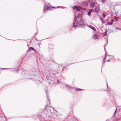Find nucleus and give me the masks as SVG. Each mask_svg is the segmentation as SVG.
<instances>
[{"instance_id": "obj_19", "label": "nucleus", "mask_w": 121, "mask_h": 121, "mask_svg": "<svg viewBox=\"0 0 121 121\" xmlns=\"http://www.w3.org/2000/svg\"><path fill=\"white\" fill-rule=\"evenodd\" d=\"M73 89H75L76 91H80L82 90V89L79 88H77L75 87H73Z\"/></svg>"}, {"instance_id": "obj_16", "label": "nucleus", "mask_w": 121, "mask_h": 121, "mask_svg": "<svg viewBox=\"0 0 121 121\" xmlns=\"http://www.w3.org/2000/svg\"><path fill=\"white\" fill-rule=\"evenodd\" d=\"M99 9L98 7H96L95 9V12L97 13H99Z\"/></svg>"}, {"instance_id": "obj_50", "label": "nucleus", "mask_w": 121, "mask_h": 121, "mask_svg": "<svg viewBox=\"0 0 121 121\" xmlns=\"http://www.w3.org/2000/svg\"><path fill=\"white\" fill-rule=\"evenodd\" d=\"M100 19L101 20V21H102V20H103V19L101 18L100 17Z\"/></svg>"}, {"instance_id": "obj_58", "label": "nucleus", "mask_w": 121, "mask_h": 121, "mask_svg": "<svg viewBox=\"0 0 121 121\" xmlns=\"http://www.w3.org/2000/svg\"><path fill=\"white\" fill-rule=\"evenodd\" d=\"M36 39V40H37V39Z\"/></svg>"}, {"instance_id": "obj_11", "label": "nucleus", "mask_w": 121, "mask_h": 121, "mask_svg": "<svg viewBox=\"0 0 121 121\" xmlns=\"http://www.w3.org/2000/svg\"><path fill=\"white\" fill-rule=\"evenodd\" d=\"M105 56L104 57V58H103V61H102V66H103V65L104 64V63L105 62V61H104V60H106V57L107 56H108V57H109V56H109V55H107V54H106V53H105Z\"/></svg>"}, {"instance_id": "obj_18", "label": "nucleus", "mask_w": 121, "mask_h": 121, "mask_svg": "<svg viewBox=\"0 0 121 121\" xmlns=\"http://www.w3.org/2000/svg\"><path fill=\"white\" fill-rule=\"evenodd\" d=\"M93 37L95 39H98V37L96 34L93 35Z\"/></svg>"}, {"instance_id": "obj_53", "label": "nucleus", "mask_w": 121, "mask_h": 121, "mask_svg": "<svg viewBox=\"0 0 121 121\" xmlns=\"http://www.w3.org/2000/svg\"><path fill=\"white\" fill-rule=\"evenodd\" d=\"M116 16H118V14H116Z\"/></svg>"}, {"instance_id": "obj_46", "label": "nucleus", "mask_w": 121, "mask_h": 121, "mask_svg": "<svg viewBox=\"0 0 121 121\" xmlns=\"http://www.w3.org/2000/svg\"><path fill=\"white\" fill-rule=\"evenodd\" d=\"M116 112H114V114L113 116H115V114H116Z\"/></svg>"}, {"instance_id": "obj_27", "label": "nucleus", "mask_w": 121, "mask_h": 121, "mask_svg": "<svg viewBox=\"0 0 121 121\" xmlns=\"http://www.w3.org/2000/svg\"><path fill=\"white\" fill-rule=\"evenodd\" d=\"M113 23H111L109 22H108L107 23V25H112Z\"/></svg>"}, {"instance_id": "obj_6", "label": "nucleus", "mask_w": 121, "mask_h": 121, "mask_svg": "<svg viewBox=\"0 0 121 121\" xmlns=\"http://www.w3.org/2000/svg\"><path fill=\"white\" fill-rule=\"evenodd\" d=\"M50 75H51V77H52V76L54 75L56 73V71L51 69H50L48 70Z\"/></svg>"}, {"instance_id": "obj_17", "label": "nucleus", "mask_w": 121, "mask_h": 121, "mask_svg": "<svg viewBox=\"0 0 121 121\" xmlns=\"http://www.w3.org/2000/svg\"><path fill=\"white\" fill-rule=\"evenodd\" d=\"M48 91H47V90H46V95L47 96V99H48V101H49V102H50V99H49V97L48 96Z\"/></svg>"}, {"instance_id": "obj_4", "label": "nucleus", "mask_w": 121, "mask_h": 121, "mask_svg": "<svg viewBox=\"0 0 121 121\" xmlns=\"http://www.w3.org/2000/svg\"><path fill=\"white\" fill-rule=\"evenodd\" d=\"M32 74L33 75V77H36L37 78H39V76H38L39 74V72L38 70L36 69H34L32 70Z\"/></svg>"}, {"instance_id": "obj_20", "label": "nucleus", "mask_w": 121, "mask_h": 121, "mask_svg": "<svg viewBox=\"0 0 121 121\" xmlns=\"http://www.w3.org/2000/svg\"><path fill=\"white\" fill-rule=\"evenodd\" d=\"M53 117L55 118V119H57L59 118V117L57 116V115L56 114H54L53 115Z\"/></svg>"}, {"instance_id": "obj_22", "label": "nucleus", "mask_w": 121, "mask_h": 121, "mask_svg": "<svg viewBox=\"0 0 121 121\" xmlns=\"http://www.w3.org/2000/svg\"><path fill=\"white\" fill-rule=\"evenodd\" d=\"M92 10L91 9L89 11H88V13L87 14V15L89 16H90V15L91 12H92Z\"/></svg>"}, {"instance_id": "obj_24", "label": "nucleus", "mask_w": 121, "mask_h": 121, "mask_svg": "<svg viewBox=\"0 0 121 121\" xmlns=\"http://www.w3.org/2000/svg\"><path fill=\"white\" fill-rule=\"evenodd\" d=\"M80 10L81 9L84 11H85L86 10L85 8H83L81 6H80Z\"/></svg>"}, {"instance_id": "obj_45", "label": "nucleus", "mask_w": 121, "mask_h": 121, "mask_svg": "<svg viewBox=\"0 0 121 121\" xmlns=\"http://www.w3.org/2000/svg\"><path fill=\"white\" fill-rule=\"evenodd\" d=\"M117 13H118V12H116L115 13V14L116 15V14H117Z\"/></svg>"}, {"instance_id": "obj_21", "label": "nucleus", "mask_w": 121, "mask_h": 121, "mask_svg": "<svg viewBox=\"0 0 121 121\" xmlns=\"http://www.w3.org/2000/svg\"><path fill=\"white\" fill-rule=\"evenodd\" d=\"M95 6V3L92 2L90 6L92 8H93Z\"/></svg>"}, {"instance_id": "obj_43", "label": "nucleus", "mask_w": 121, "mask_h": 121, "mask_svg": "<svg viewBox=\"0 0 121 121\" xmlns=\"http://www.w3.org/2000/svg\"><path fill=\"white\" fill-rule=\"evenodd\" d=\"M102 23H104L105 22L104 21H103V20H102Z\"/></svg>"}, {"instance_id": "obj_13", "label": "nucleus", "mask_w": 121, "mask_h": 121, "mask_svg": "<svg viewBox=\"0 0 121 121\" xmlns=\"http://www.w3.org/2000/svg\"><path fill=\"white\" fill-rule=\"evenodd\" d=\"M48 82L49 85H50L51 83H55L54 80L52 79V78L50 79V80H49Z\"/></svg>"}, {"instance_id": "obj_15", "label": "nucleus", "mask_w": 121, "mask_h": 121, "mask_svg": "<svg viewBox=\"0 0 121 121\" xmlns=\"http://www.w3.org/2000/svg\"><path fill=\"white\" fill-rule=\"evenodd\" d=\"M89 27L92 29L94 31H96V30L95 29V28L93 26H89Z\"/></svg>"}, {"instance_id": "obj_25", "label": "nucleus", "mask_w": 121, "mask_h": 121, "mask_svg": "<svg viewBox=\"0 0 121 121\" xmlns=\"http://www.w3.org/2000/svg\"><path fill=\"white\" fill-rule=\"evenodd\" d=\"M102 15L103 16V17L104 18H105L106 16V15L104 13H102Z\"/></svg>"}, {"instance_id": "obj_5", "label": "nucleus", "mask_w": 121, "mask_h": 121, "mask_svg": "<svg viewBox=\"0 0 121 121\" xmlns=\"http://www.w3.org/2000/svg\"><path fill=\"white\" fill-rule=\"evenodd\" d=\"M88 4L87 1H85L80 3L79 4L81 6L86 8L88 7Z\"/></svg>"}, {"instance_id": "obj_8", "label": "nucleus", "mask_w": 121, "mask_h": 121, "mask_svg": "<svg viewBox=\"0 0 121 121\" xmlns=\"http://www.w3.org/2000/svg\"><path fill=\"white\" fill-rule=\"evenodd\" d=\"M73 9H76L77 11H80V6L75 5L73 7Z\"/></svg>"}, {"instance_id": "obj_2", "label": "nucleus", "mask_w": 121, "mask_h": 121, "mask_svg": "<svg viewBox=\"0 0 121 121\" xmlns=\"http://www.w3.org/2000/svg\"><path fill=\"white\" fill-rule=\"evenodd\" d=\"M24 77L26 78L31 79L33 77V75L32 74V70L25 71L24 73Z\"/></svg>"}, {"instance_id": "obj_42", "label": "nucleus", "mask_w": 121, "mask_h": 121, "mask_svg": "<svg viewBox=\"0 0 121 121\" xmlns=\"http://www.w3.org/2000/svg\"><path fill=\"white\" fill-rule=\"evenodd\" d=\"M60 81H59V80H58L57 81V83H59L60 82Z\"/></svg>"}, {"instance_id": "obj_28", "label": "nucleus", "mask_w": 121, "mask_h": 121, "mask_svg": "<svg viewBox=\"0 0 121 121\" xmlns=\"http://www.w3.org/2000/svg\"><path fill=\"white\" fill-rule=\"evenodd\" d=\"M107 45L106 44V45H104V50L105 51V53H106V54H107V52H106V49H105V47H104L105 46H106Z\"/></svg>"}, {"instance_id": "obj_9", "label": "nucleus", "mask_w": 121, "mask_h": 121, "mask_svg": "<svg viewBox=\"0 0 121 121\" xmlns=\"http://www.w3.org/2000/svg\"><path fill=\"white\" fill-rule=\"evenodd\" d=\"M25 71H24L23 69L22 68H21L20 69H17V73H18V72L19 71V73H22V75H24V73L25 72Z\"/></svg>"}, {"instance_id": "obj_23", "label": "nucleus", "mask_w": 121, "mask_h": 121, "mask_svg": "<svg viewBox=\"0 0 121 121\" xmlns=\"http://www.w3.org/2000/svg\"><path fill=\"white\" fill-rule=\"evenodd\" d=\"M120 18L119 17H114V19L116 21H118V19Z\"/></svg>"}, {"instance_id": "obj_32", "label": "nucleus", "mask_w": 121, "mask_h": 121, "mask_svg": "<svg viewBox=\"0 0 121 121\" xmlns=\"http://www.w3.org/2000/svg\"><path fill=\"white\" fill-rule=\"evenodd\" d=\"M106 0H101L102 2L104 3L106 1Z\"/></svg>"}, {"instance_id": "obj_35", "label": "nucleus", "mask_w": 121, "mask_h": 121, "mask_svg": "<svg viewBox=\"0 0 121 121\" xmlns=\"http://www.w3.org/2000/svg\"><path fill=\"white\" fill-rule=\"evenodd\" d=\"M46 121H55L52 120L51 119V120H46Z\"/></svg>"}, {"instance_id": "obj_33", "label": "nucleus", "mask_w": 121, "mask_h": 121, "mask_svg": "<svg viewBox=\"0 0 121 121\" xmlns=\"http://www.w3.org/2000/svg\"><path fill=\"white\" fill-rule=\"evenodd\" d=\"M70 86H69V85H66V87H67V88H69Z\"/></svg>"}, {"instance_id": "obj_3", "label": "nucleus", "mask_w": 121, "mask_h": 121, "mask_svg": "<svg viewBox=\"0 0 121 121\" xmlns=\"http://www.w3.org/2000/svg\"><path fill=\"white\" fill-rule=\"evenodd\" d=\"M82 20H80V21L78 20L77 21V22L76 23V24L77 26H78L80 27L84 28L85 27V26H88L87 24H83V22H82Z\"/></svg>"}, {"instance_id": "obj_31", "label": "nucleus", "mask_w": 121, "mask_h": 121, "mask_svg": "<svg viewBox=\"0 0 121 121\" xmlns=\"http://www.w3.org/2000/svg\"><path fill=\"white\" fill-rule=\"evenodd\" d=\"M104 39H105L107 41V43L106 44V45L108 43V38H106L105 37H104Z\"/></svg>"}, {"instance_id": "obj_7", "label": "nucleus", "mask_w": 121, "mask_h": 121, "mask_svg": "<svg viewBox=\"0 0 121 121\" xmlns=\"http://www.w3.org/2000/svg\"><path fill=\"white\" fill-rule=\"evenodd\" d=\"M78 18L77 16L75 15V18H74V22H73V27H74L75 29H76L78 28V26L77 25H75V22L77 19V18Z\"/></svg>"}, {"instance_id": "obj_52", "label": "nucleus", "mask_w": 121, "mask_h": 121, "mask_svg": "<svg viewBox=\"0 0 121 121\" xmlns=\"http://www.w3.org/2000/svg\"><path fill=\"white\" fill-rule=\"evenodd\" d=\"M38 81L39 82H40L41 83H42V82H40V81Z\"/></svg>"}, {"instance_id": "obj_51", "label": "nucleus", "mask_w": 121, "mask_h": 121, "mask_svg": "<svg viewBox=\"0 0 121 121\" xmlns=\"http://www.w3.org/2000/svg\"><path fill=\"white\" fill-rule=\"evenodd\" d=\"M106 35L107 34H104V36H106Z\"/></svg>"}, {"instance_id": "obj_29", "label": "nucleus", "mask_w": 121, "mask_h": 121, "mask_svg": "<svg viewBox=\"0 0 121 121\" xmlns=\"http://www.w3.org/2000/svg\"><path fill=\"white\" fill-rule=\"evenodd\" d=\"M114 22V20L113 19H111V22L113 23V22Z\"/></svg>"}, {"instance_id": "obj_10", "label": "nucleus", "mask_w": 121, "mask_h": 121, "mask_svg": "<svg viewBox=\"0 0 121 121\" xmlns=\"http://www.w3.org/2000/svg\"><path fill=\"white\" fill-rule=\"evenodd\" d=\"M49 8V7L48 5H44L43 7V13H44L45 10H47Z\"/></svg>"}, {"instance_id": "obj_30", "label": "nucleus", "mask_w": 121, "mask_h": 121, "mask_svg": "<svg viewBox=\"0 0 121 121\" xmlns=\"http://www.w3.org/2000/svg\"><path fill=\"white\" fill-rule=\"evenodd\" d=\"M82 15V14H80V13H78V15L76 16H77V17L78 18L79 17V16L81 15Z\"/></svg>"}, {"instance_id": "obj_1", "label": "nucleus", "mask_w": 121, "mask_h": 121, "mask_svg": "<svg viewBox=\"0 0 121 121\" xmlns=\"http://www.w3.org/2000/svg\"><path fill=\"white\" fill-rule=\"evenodd\" d=\"M51 109L52 110H53L54 109L53 107L47 105L45 109L42 112V113H44L43 115H46V117H43L44 119L47 118V119L48 120V118H49L50 117V115L51 113L52 114V112Z\"/></svg>"}, {"instance_id": "obj_12", "label": "nucleus", "mask_w": 121, "mask_h": 121, "mask_svg": "<svg viewBox=\"0 0 121 121\" xmlns=\"http://www.w3.org/2000/svg\"><path fill=\"white\" fill-rule=\"evenodd\" d=\"M31 50H32L33 51H34L35 52H37L36 53H39V52H37V51H36V50L35 49L33 48H32V47H30L27 52H28Z\"/></svg>"}, {"instance_id": "obj_56", "label": "nucleus", "mask_w": 121, "mask_h": 121, "mask_svg": "<svg viewBox=\"0 0 121 121\" xmlns=\"http://www.w3.org/2000/svg\"><path fill=\"white\" fill-rule=\"evenodd\" d=\"M37 34V33H35V35H36Z\"/></svg>"}, {"instance_id": "obj_48", "label": "nucleus", "mask_w": 121, "mask_h": 121, "mask_svg": "<svg viewBox=\"0 0 121 121\" xmlns=\"http://www.w3.org/2000/svg\"><path fill=\"white\" fill-rule=\"evenodd\" d=\"M52 8H55V7H54L52 6Z\"/></svg>"}, {"instance_id": "obj_36", "label": "nucleus", "mask_w": 121, "mask_h": 121, "mask_svg": "<svg viewBox=\"0 0 121 121\" xmlns=\"http://www.w3.org/2000/svg\"><path fill=\"white\" fill-rule=\"evenodd\" d=\"M74 64V63H71V64H69L68 65H66V66H67L68 65H71V64Z\"/></svg>"}, {"instance_id": "obj_40", "label": "nucleus", "mask_w": 121, "mask_h": 121, "mask_svg": "<svg viewBox=\"0 0 121 121\" xmlns=\"http://www.w3.org/2000/svg\"><path fill=\"white\" fill-rule=\"evenodd\" d=\"M37 46L39 48L40 47V45L39 44H37Z\"/></svg>"}, {"instance_id": "obj_55", "label": "nucleus", "mask_w": 121, "mask_h": 121, "mask_svg": "<svg viewBox=\"0 0 121 121\" xmlns=\"http://www.w3.org/2000/svg\"><path fill=\"white\" fill-rule=\"evenodd\" d=\"M117 59H118V60H120V59L119 58H117Z\"/></svg>"}, {"instance_id": "obj_49", "label": "nucleus", "mask_w": 121, "mask_h": 121, "mask_svg": "<svg viewBox=\"0 0 121 121\" xmlns=\"http://www.w3.org/2000/svg\"><path fill=\"white\" fill-rule=\"evenodd\" d=\"M107 88H108V83L107 82Z\"/></svg>"}, {"instance_id": "obj_37", "label": "nucleus", "mask_w": 121, "mask_h": 121, "mask_svg": "<svg viewBox=\"0 0 121 121\" xmlns=\"http://www.w3.org/2000/svg\"><path fill=\"white\" fill-rule=\"evenodd\" d=\"M111 59H109L108 60H107L106 61L107 62H110V60Z\"/></svg>"}, {"instance_id": "obj_44", "label": "nucleus", "mask_w": 121, "mask_h": 121, "mask_svg": "<svg viewBox=\"0 0 121 121\" xmlns=\"http://www.w3.org/2000/svg\"><path fill=\"white\" fill-rule=\"evenodd\" d=\"M117 108L116 109V110H115V112H117Z\"/></svg>"}, {"instance_id": "obj_14", "label": "nucleus", "mask_w": 121, "mask_h": 121, "mask_svg": "<svg viewBox=\"0 0 121 121\" xmlns=\"http://www.w3.org/2000/svg\"><path fill=\"white\" fill-rule=\"evenodd\" d=\"M52 77H51V75L48 76L47 75L46 77V79L47 80H50V79H52Z\"/></svg>"}, {"instance_id": "obj_57", "label": "nucleus", "mask_w": 121, "mask_h": 121, "mask_svg": "<svg viewBox=\"0 0 121 121\" xmlns=\"http://www.w3.org/2000/svg\"><path fill=\"white\" fill-rule=\"evenodd\" d=\"M116 27V29H117V27Z\"/></svg>"}, {"instance_id": "obj_54", "label": "nucleus", "mask_w": 121, "mask_h": 121, "mask_svg": "<svg viewBox=\"0 0 121 121\" xmlns=\"http://www.w3.org/2000/svg\"><path fill=\"white\" fill-rule=\"evenodd\" d=\"M60 7V6H57V8H59V7Z\"/></svg>"}, {"instance_id": "obj_41", "label": "nucleus", "mask_w": 121, "mask_h": 121, "mask_svg": "<svg viewBox=\"0 0 121 121\" xmlns=\"http://www.w3.org/2000/svg\"><path fill=\"white\" fill-rule=\"evenodd\" d=\"M61 8L62 9H65V8L63 7H61Z\"/></svg>"}, {"instance_id": "obj_34", "label": "nucleus", "mask_w": 121, "mask_h": 121, "mask_svg": "<svg viewBox=\"0 0 121 121\" xmlns=\"http://www.w3.org/2000/svg\"><path fill=\"white\" fill-rule=\"evenodd\" d=\"M107 29H105V32H104V34H107Z\"/></svg>"}, {"instance_id": "obj_38", "label": "nucleus", "mask_w": 121, "mask_h": 121, "mask_svg": "<svg viewBox=\"0 0 121 121\" xmlns=\"http://www.w3.org/2000/svg\"><path fill=\"white\" fill-rule=\"evenodd\" d=\"M103 26H102V27H100L99 28V29H100V30H101V31H102V28H103Z\"/></svg>"}, {"instance_id": "obj_26", "label": "nucleus", "mask_w": 121, "mask_h": 121, "mask_svg": "<svg viewBox=\"0 0 121 121\" xmlns=\"http://www.w3.org/2000/svg\"><path fill=\"white\" fill-rule=\"evenodd\" d=\"M108 91V92H111L112 91V90L110 88H108L107 90Z\"/></svg>"}, {"instance_id": "obj_47", "label": "nucleus", "mask_w": 121, "mask_h": 121, "mask_svg": "<svg viewBox=\"0 0 121 121\" xmlns=\"http://www.w3.org/2000/svg\"><path fill=\"white\" fill-rule=\"evenodd\" d=\"M3 69H8L7 68H3Z\"/></svg>"}, {"instance_id": "obj_39", "label": "nucleus", "mask_w": 121, "mask_h": 121, "mask_svg": "<svg viewBox=\"0 0 121 121\" xmlns=\"http://www.w3.org/2000/svg\"><path fill=\"white\" fill-rule=\"evenodd\" d=\"M73 88V87H71V86H70L69 87V88H70V89H72Z\"/></svg>"}]
</instances>
